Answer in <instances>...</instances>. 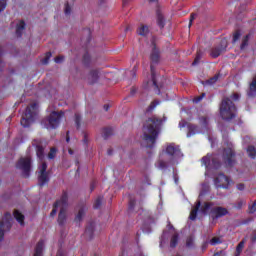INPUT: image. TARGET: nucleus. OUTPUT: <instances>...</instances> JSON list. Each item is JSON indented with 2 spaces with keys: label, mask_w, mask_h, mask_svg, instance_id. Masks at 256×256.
I'll return each instance as SVG.
<instances>
[{
  "label": "nucleus",
  "mask_w": 256,
  "mask_h": 256,
  "mask_svg": "<svg viewBox=\"0 0 256 256\" xmlns=\"http://www.w3.org/2000/svg\"><path fill=\"white\" fill-rule=\"evenodd\" d=\"M167 121V117L157 118V116L149 117L145 120L142 128V139L146 143V147H153L157 142V137L161 133V126Z\"/></svg>",
  "instance_id": "f257e3e1"
},
{
  "label": "nucleus",
  "mask_w": 256,
  "mask_h": 256,
  "mask_svg": "<svg viewBox=\"0 0 256 256\" xmlns=\"http://www.w3.org/2000/svg\"><path fill=\"white\" fill-rule=\"evenodd\" d=\"M181 157H183V153H181V148H179L178 145L172 143L166 147V155H162L155 165L158 169L165 171V169H169V167L177 165Z\"/></svg>",
  "instance_id": "f03ea898"
},
{
  "label": "nucleus",
  "mask_w": 256,
  "mask_h": 256,
  "mask_svg": "<svg viewBox=\"0 0 256 256\" xmlns=\"http://www.w3.org/2000/svg\"><path fill=\"white\" fill-rule=\"evenodd\" d=\"M36 147V155L40 161L41 165L38 167V185L43 187L45 183H49V172L47 171V162H44L45 159V147L47 144L44 143L41 139H35L32 143Z\"/></svg>",
  "instance_id": "7ed1b4c3"
},
{
  "label": "nucleus",
  "mask_w": 256,
  "mask_h": 256,
  "mask_svg": "<svg viewBox=\"0 0 256 256\" xmlns=\"http://www.w3.org/2000/svg\"><path fill=\"white\" fill-rule=\"evenodd\" d=\"M150 71H151V79H152V85L154 87V90L159 95L161 93V90L159 89V84H157V76L155 74V66L161 61V51H159V48H157V45L155 44V37L152 38V51L150 53Z\"/></svg>",
  "instance_id": "20e7f679"
},
{
  "label": "nucleus",
  "mask_w": 256,
  "mask_h": 256,
  "mask_svg": "<svg viewBox=\"0 0 256 256\" xmlns=\"http://www.w3.org/2000/svg\"><path fill=\"white\" fill-rule=\"evenodd\" d=\"M220 115L222 119L225 121H231V119H235L237 115V107L235 103L231 101V98L224 97L220 104Z\"/></svg>",
  "instance_id": "39448f33"
},
{
  "label": "nucleus",
  "mask_w": 256,
  "mask_h": 256,
  "mask_svg": "<svg viewBox=\"0 0 256 256\" xmlns=\"http://www.w3.org/2000/svg\"><path fill=\"white\" fill-rule=\"evenodd\" d=\"M59 123H61V112L55 111L41 121V125L44 129H57Z\"/></svg>",
  "instance_id": "423d86ee"
},
{
  "label": "nucleus",
  "mask_w": 256,
  "mask_h": 256,
  "mask_svg": "<svg viewBox=\"0 0 256 256\" xmlns=\"http://www.w3.org/2000/svg\"><path fill=\"white\" fill-rule=\"evenodd\" d=\"M35 115H37V103L34 102L27 106L25 113L22 115L20 121L22 127H29L35 121Z\"/></svg>",
  "instance_id": "0eeeda50"
},
{
  "label": "nucleus",
  "mask_w": 256,
  "mask_h": 256,
  "mask_svg": "<svg viewBox=\"0 0 256 256\" xmlns=\"http://www.w3.org/2000/svg\"><path fill=\"white\" fill-rule=\"evenodd\" d=\"M16 169L21 171L24 177L31 175V157H22L16 163Z\"/></svg>",
  "instance_id": "6e6552de"
},
{
  "label": "nucleus",
  "mask_w": 256,
  "mask_h": 256,
  "mask_svg": "<svg viewBox=\"0 0 256 256\" xmlns=\"http://www.w3.org/2000/svg\"><path fill=\"white\" fill-rule=\"evenodd\" d=\"M11 221H13L11 213L6 212L2 221H0V243L5 237V230L9 231L11 229Z\"/></svg>",
  "instance_id": "1a4fd4ad"
},
{
  "label": "nucleus",
  "mask_w": 256,
  "mask_h": 256,
  "mask_svg": "<svg viewBox=\"0 0 256 256\" xmlns=\"http://www.w3.org/2000/svg\"><path fill=\"white\" fill-rule=\"evenodd\" d=\"M235 152L233 151V144H228L227 148H224L223 159L226 167H233L235 165Z\"/></svg>",
  "instance_id": "9d476101"
},
{
  "label": "nucleus",
  "mask_w": 256,
  "mask_h": 256,
  "mask_svg": "<svg viewBox=\"0 0 256 256\" xmlns=\"http://www.w3.org/2000/svg\"><path fill=\"white\" fill-rule=\"evenodd\" d=\"M225 51H227V40L222 39L220 45L214 46L210 50V57H212V59H217V57L222 55V53H225Z\"/></svg>",
  "instance_id": "9b49d317"
},
{
  "label": "nucleus",
  "mask_w": 256,
  "mask_h": 256,
  "mask_svg": "<svg viewBox=\"0 0 256 256\" xmlns=\"http://www.w3.org/2000/svg\"><path fill=\"white\" fill-rule=\"evenodd\" d=\"M225 215H229V210L225 207L215 206L210 210V217L213 221H217V219H221Z\"/></svg>",
  "instance_id": "f8f14e48"
},
{
  "label": "nucleus",
  "mask_w": 256,
  "mask_h": 256,
  "mask_svg": "<svg viewBox=\"0 0 256 256\" xmlns=\"http://www.w3.org/2000/svg\"><path fill=\"white\" fill-rule=\"evenodd\" d=\"M101 77V72L98 69H92L86 76V83L88 85H95V83H99V78Z\"/></svg>",
  "instance_id": "ddd939ff"
},
{
  "label": "nucleus",
  "mask_w": 256,
  "mask_h": 256,
  "mask_svg": "<svg viewBox=\"0 0 256 256\" xmlns=\"http://www.w3.org/2000/svg\"><path fill=\"white\" fill-rule=\"evenodd\" d=\"M215 185L216 187H228L229 185V177H227L225 174L220 173L218 176L215 178Z\"/></svg>",
  "instance_id": "4468645a"
},
{
  "label": "nucleus",
  "mask_w": 256,
  "mask_h": 256,
  "mask_svg": "<svg viewBox=\"0 0 256 256\" xmlns=\"http://www.w3.org/2000/svg\"><path fill=\"white\" fill-rule=\"evenodd\" d=\"M54 204H56V207H60V209H65L67 205H69V195L67 192H63L60 199L57 200Z\"/></svg>",
  "instance_id": "2eb2a0df"
},
{
  "label": "nucleus",
  "mask_w": 256,
  "mask_h": 256,
  "mask_svg": "<svg viewBox=\"0 0 256 256\" xmlns=\"http://www.w3.org/2000/svg\"><path fill=\"white\" fill-rule=\"evenodd\" d=\"M95 233V223L90 222L85 230L84 237L88 240L91 241L93 239V234Z\"/></svg>",
  "instance_id": "dca6fc26"
},
{
  "label": "nucleus",
  "mask_w": 256,
  "mask_h": 256,
  "mask_svg": "<svg viewBox=\"0 0 256 256\" xmlns=\"http://www.w3.org/2000/svg\"><path fill=\"white\" fill-rule=\"evenodd\" d=\"M65 223H67V214L65 213V209L61 208L58 214V224L60 225V227H63Z\"/></svg>",
  "instance_id": "f3484780"
},
{
  "label": "nucleus",
  "mask_w": 256,
  "mask_h": 256,
  "mask_svg": "<svg viewBox=\"0 0 256 256\" xmlns=\"http://www.w3.org/2000/svg\"><path fill=\"white\" fill-rule=\"evenodd\" d=\"M199 209H201V201L200 200H198L196 202L195 207L190 212L189 219H191V221H195L197 219V212L199 211Z\"/></svg>",
  "instance_id": "a211bd4d"
},
{
  "label": "nucleus",
  "mask_w": 256,
  "mask_h": 256,
  "mask_svg": "<svg viewBox=\"0 0 256 256\" xmlns=\"http://www.w3.org/2000/svg\"><path fill=\"white\" fill-rule=\"evenodd\" d=\"M43 247H45V242L40 240L36 245L34 256H43Z\"/></svg>",
  "instance_id": "6ab92c4d"
},
{
  "label": "nucleus",
  "mask_w": 256,
  "mask_h": 256,
  "mask_svg": "<svg viewBox=\"0 0 256 256\" xmlns=\"http://www.w3.org/2000/svg\"><path fill=\"white\" fill-rule=\"evenodd\" d=\"M137 33L142 37H147L149 35V26L141 24L137 29Z\"/></svg>",
  "instance_id": "aec40b11"
},
{
  "label": "nucleus",
  "mask_w": 256,
  "mask_h": 256,
  "mask_svg": "<svg viewBox=\"0 0 256 256\" xmlns=\"http://www.w3.org/2000/svg\"><path fill=\"white\" fill-rule=\"evenodd\" d=\"M247 94H248V97H255V95H256V77L253 79L252 83L250 84Z\"/></svg>",
  "instance_id": "412c9836"
},
{
  "label": "nucleus",
  "mask_w": 256,
  "mask_h": 256,
  "mask_svg": "<svg viewBox=\"0 0 256 256\" xmlns=\"http://www.w3.org/2000/svg\"><path fill=\"white\" fill-rule=\"evenodd\" d=\"M213 207V202H204V204L200 207V211L202 215H207L209 213V209Z\"/></svg>",
  "instance_id": "4be33fe9"
},
{
  "label": "nucleus",
  "mask_w": 256,
  "mask_h": 256,
  "mask_svg": "<svg viewBox=\"0 0 256 256\" xmlns=\"http://www.w3.org/2000/svg\"><path fill=\"white\" fill-rule=\"evenodd\" d=\"M23 31H25V21L21 20L16 26L17 37H21V35H23Z\"/></svg>",
  "instance_id": "5701e85b"
},
{
  "label": "nucleus",
  "mask_w": 256,
  "mask_h": 256,
  "mask_svg": "<svg viewBox=\"0 0 256 256\" xmlns=\"http://www.w3.org/2000/svg\"><path fill=\"white\" fill-rule=\"evenodd\" d=\"M14 218L16 219V221H18V223H20V225H25V216L21 214L19 210L14 211Z\"/></svg>",
  "instance_id": "b1692460"
},
{
  "label": "nucleus",
  "mask_w": 256,
  "mask_h": 256,
  "mask_svg": "<svg viewBox=\"0 0 256 256\" xmlns=\"http://www.w3.org/2000/svg\"><path fill=\"white\" fill-rule=\"evenodd\" d=\"M187 249H193L195 247V236L190 235L186 238Z\"/></svg>",
  "instance_id": "393cba45"
},
{
  "label": "nucleus",
  "mask_w": 256,
  "mask_h": 256,
  "mask_svg": "<svg viewBox=\"0 0 256 256\" xmlns=\"http://www.w3.org/2000/svg\"><path fill=\"white\" fill-rule=\"evenodd\" d=\"M157 24L160 29H163V27H165V17L159 11L157 12Z\"/></svg>",
  "instance_id": "a878e982"
},
{
  "label": "nucleus",
  "mask_w": 256,
  "mask_h": 256,
  "mask_svg": "<svg viewBox=\"0 0 256 256\" xmlns=\"http://www.w3.org/2000/svg\"><path fill=\"white\" fill-rule=\"evenodd\" d=\"M83 217H85V208H80L75 217V222L81 223V221H83Z\"/></svg>",
  "instance_id": "bb28decb"
},
{
  "label": "nucleus",
  "mask_w": 256,
  "mask_h": 256,
  "mask_svg": "<svg viewBox=\"0 0 256 256\" xmlns=\"http://www.w3.org/2000/svg\"><path fill=\"white\" fill-rule=\"evenodd\" d=\"M198 132L197 125L188 124V134L187 137H191V135H195Z\"/></svg>",
  "instance_id": "cd10ccee"
},
{
  "label": "nucleus",
  "mask_w": 256,
  "mask_h": 256,
  "mask_svg": "<svg viewBox=\"0 0 256 256\" xmlns=\"http://www.w3.org/2000/svg\"><path fill=\"white\" fill-rule=\"evenodd\" d=\"M179 243V234H174L172 237H171V240H170V247L172 249H175V247H177V244Z\"/></svg>",
  "instance_id": "c85d7f7f"
},
{
  "label": "nucleus",
  "mask_w": 256,
  "mask_h": 256,
  "mask_svg": "<svg viewBox=\"0 0 256 256\" xmlns=\"http://www.w3.org/2000/svg\"><path fill=\"white\" fill-rule=\"evenodd\" d=\"M113 135V128H104L102 130V136L104 139H109Z\"/></svg>",
  "instance_id": "c756f323"
},
{
  "label": "nucleus",
  "mask_w": 256,
  "mask_h": 256,
  "mask_svg": "<svg viewBox=\"0 0 256 256\" xmlns=\"http://www.w3.org/2000/svg\"><path fill=\"white\" fill-rule=\"evenodd\" d=\"M221 167V161L217 157H213L211 160V168L219 169Z\"/></svg>",
  "instance_id": "7c9ffc66"
},
{
  "label": "nucleus",
  "mask_w": 256,
  "mask_h": 256,
  "mask_svg": "<svg viewBox=\"0 0 256 256\" xmlns=\"http://www.w3.org/2000/svg\"><path fill=\"white\" fill-rule=\"evenodd\" d=\"M157 105H159V100L152 101L151 104L146 109V113H152L153 109H155V107H157Z\"/></svg>",
  "instance_id": "2f4dec72"
},
{
  "label": "nucleus",
  "mask_w": 256,
  "mask_h": 256,
  "mask_svg": "<svg viewBox=\"0 0 256 256\" xmlns=\"http://www.w3.org/2000/svg\"><path fill=\"white\" fill-rule=\"evenodd\" d=\"M247 153H248V156L251 157V159H255L256 149L254 148V146H248Z\"/></svg>",
  "instance_id": "473e14b6"
},
{
  "label": "nucleus",
  "mask_w": 256,
  "mask_h": 256,
  "mask_svg": "<svg viewBox=\"0 0 256 256\" xmlns=\"http://www.w3.org/2000/svg\"><path fill=\"white\" fill-rule=\"evenodd\" d=\"M83 64L86 67H89L91 65V56L89 55V53H85L83 55Z\"/></svg>",
  "instance_id": "72a5a7b5"
},
{
  "label": "nucleus",
  "mask_w": 256,
  "mask_h": 256,
  "mask_svg": "<svg viewBox=\"0 0 256 256\" xmlns=\"http://www.w3.org/2000/svg\"><path fill=\"white\" fill-rule=\"evenodd\" d=\"M219 80V75H215L212 78L205 81L204 85H215L217 81Z\"/></svg>",
  "instance_id": "f704fd0d"
},
{
  "label": "nucleus",
  "mask_w": 256,
  "mask_h": 256,
  "mask_svg": "<svg viewBox=\"0 0 256 256\" xmlns=\"http://www.w3.org/2000/svg\"><path fill=\"white\" fill-rule=\"evenodd\" d=\"M202 58H203V52L201 50H198L192 65H197V63H199V61H201Z\"/></svg>",
  "instance_id": "c9c22d12"
},
{
  "label": "nucleus",
  "mask_w": 256,
  "mask_h": 256,
  "mask_svg": "<svg viewBox=\"0 0 256 256\" xmlns=\"http://www.w3.org/2000/svg\"><path fill=\"white\" fill-rule=\"evenodd\" d=\"M103 203V197L99 196L95 202H94V209H99L101 207V204Z\"/></svg>",
  "instance_id": "e433bc0d"
},
{
  "label": "nucleus",
  "mask_w": 256,
  "mask_h": 256,
  "mask_svg": "<svg viewBox=\"0 0 256 256\" xmlns=\"http://www.w3.org/2000/svg\"><path fill=\"white\" fill-rule=\"evenodd\" d=\"M202 164L205 165V167L209 168V165H211V157L204 156L202 158Z\"/></svg>",
  "instance_id": "4c0bfd02"
},
{
  "label": "nucleus",
  "mask_w": 256,
  "mask_h": 256,
  "mask_svg": "<svg viewBox=\"0 0 256 256\" xmlns=\"http://www.w3.org/2000/svg\"><path fill=\"white\" fill-rule=\"evenodd\" d=\"M240 38H241V31H240V30H237V31L233 34L232 43H237V41H239Z\"/></svg>",
  "instance_id": "58836bf2"
},
{
  "label": "nucleus",
  "mask_w": 256,
  "mask_h": 256,
  "mask_svg": "<svg viewBox=\"0 0 256 256\" xmlns=\"http://www.w3.org/2000/svg\"><path fill=\"white\" fill-rule=\"evenodd\" d=\"M243 247H245V240H242L236 248V252L238 253V255H240L243 251Z\"/></svg>",
  "instance_id": "ea45409f"
},
{
  "label": "nucleus",
  "mask_w": 256,
  "mask_h": 256,
  "mask_svg": "<svg viewBox=\"0 0 256 256\" xmlns=\"http://www.w3.org/2000/svg\"><path fill=\"white\" fill-rule=\"evenodd\" d=\"M71 11H72L71 5H69V2H67L64 5V13H65V15H71Z\"/></svg>",
  "instance_id": "a19ab883"
},
{
  "label": "nucleus",
  "mask_w": 256,
  "mask_h": 256,
  "mask_svg": "<svg viewBox=\"0 0 256 256\" xmlns=\"http://www.w3.org/2000/svg\"><path fill=\"white\" fill-rule=\"evenodd\" d=\"M221 243H222V241H221V238H219V237H213L210 240V245H219Z\"/></svg>",
  "instance_id": "79ce46f5"
},
{
  "label": "nucleus",
  "mask_w": 256,
  "mask_h": 256,
  "mask_svg": "<svg viewBox=\"0 0 256 256\" xmlns=\"http://www.w3.org/2000/svg\"><path fill=\"white\" fill-rule=\"evenodd\" d=\"M56 155H57V149L51 148L50 152L48 153V159H55Z\"/></svg>",
  "instance_id": "37998d69"
},
{
  "label": "nucleus",
  "mask_w": 256,
  "mask_h": 256,
  "mask_svg": "<svg viewBox=\"0 0 256 256\" xmlns=\"http://www.w3.org/2000/svg\"><path fill=\"white\" fill-rule=\"evenodd\" d=\"M200 123L204 126L207 127L208 123H209V118L207 116H202L200 118Z\"/></svg>",
  "instance_id": "c03bdc74"
},
{
  "label": "nucleus",
  "mask_w": 256,
  "mask_h": 256,
  "mask_svg": "<svg viewBox=\"0 0 256 256\" xmlns=\"http://www.w3.org/2000/svg\"><path fill=\"white\" fill-rule=\"evenodd\" d=\"M75 123H76L77 129H79V127H81V115L80 114H75Z\"/></svg>",
  "instance_id": "a18cd8bd"
},
{
  "label": "nucleus",
  "mask_w": 256,
  "mask_h": 256,
  "mask_svg": "<svg viewBox=\"0 0 256 256\" xmlns=\"http://www.w3.org/2000/svg\"><path fill=\"white\" fill-rule=\"evenodd\" d=\"M51 52H47L45 58L42 60L43 65H47L49 63V59H51Z\"/></svg>",
  "instance_id": "49530a36"
},
{
  "label": "nucleus",
  "mask_w": 256,
  "mask_h": 256,
  "mask_svg": "<svg viewBox=\"0 0 256 256\" xmlns=\"http://www.w3.org/2000/svg\"><path fill=\"white\" fill-rule=\"evenodd\" d=\"M241 98V95H239V93H233L231 96H230V101H231V99L233 100V101H239V99Z\"/></svg>",
  "instance_id": "de8ad7c7"
},
{
  "label": "nucleus",
  "mask_w": 256,
  "mask_h": 256,
  "mask_svg": "<svg viewBox=\"0 0 256 256\" xmlns=\"http://www.w3.org/2000/svg\"><path fill=\"white\" fill-rule=\"evenodd\" d=\"M248 41H249V36L246 35L242 40L241 49H245V47H247Z\"/></svg>",
  "instance_id": "09e8293b"
},
{
  "label": "nucleus",
  "mask_w": 256,
  "mask_h": 256,
  "mask_svg": "<svg viewBox=\"0 0 256 256\" xmlns=\"http://www.w3.org/2000/svg\"><path fill=\"white\" fill-rule=\"evenodd\" d=\"M204 97H205V93H202L200 96L195 97L194 103H200V101H202Z\"/></svg>",
  "instance_id": "8fccbe9b"
},
{
  "label": "nucleus",
  "mask_w": 256,
  "mask_h": 256,
  "mask_svg": "<svg viewBox=\"0 0 256 256\" xmlns=\"http://www.w3.org/2000/svg\"><path fill=\"white\" fill-rule=\"evenodd\" d=\"M5 7H7V2L5 0H0V13L5 10Z\"/></svg>",
  "instance_id": "3c124183"
},
{
  "label": "nucleus",
  "mask_w": 256,
  "mask_h": 256,
  "mask_svg": "<svg viewBox=\"0 0 256 256\" xmlns=\"http://www.w3.org/2000/svg\"><path fill=\"white\" fill-rule=\"evenodd\" d=\"M59 206H56V204H54V206H53V209H52V211H51V213H50V216L51 217H55V215H57V208H58Z\"/></svg>",
  "instance_id": "603ef678"
},
{
  "label": "nucleus",
  "mask_w": 256,
  "mask_h": 256,
  "mask_svg": "<svg viewBox=\"0 0 256 256\" xmlns=\"http://www.w3.org/2000/svg\"><path fill=\"white\" fill-rule=\"evenodd\" d=\"M243 205H245V201L244 200H239L236 203V209H241L243 207Z\"/></svg>",
  "instance_id": "864d4df0"
},
{
  "label": "nucleus",
  "mask_w": 256,
  "mask_h": 256,
  "mask_svg": "<svg viewBox=\"0 0 256 256\" xmlns=\"http://www.w3.org/2000/svg\"><path fill=\"white\" fill-rule=\"evenodd\" d=\"M55 63H63V61H65V57L64 56H58L54 59Z\"/></svg>",
  "instance_id": "5fc2aeb1"
},
{
  "label": "nucleus",
  "mask_w": 256,
  "mask_h": 256,
  "mask_svg": "<svg viewBox=\"0 0 256 256\" xmlns=\"http://www.w3.org/2000/svg\"><path fill=\"white\" fill-rule=\"evenodd\" d=\"M3 67V50L0 48V70Z\"/></svg>",
  "instance_id": "6e6d98bb"
},
{
  "label": "nucleus",
  "mask_w": 256,
  "mask_h": 256,
  "mask_svg": "<svg viewBox=\"0 0 256 256\" xmlns=\"http://www.w3.org/2000/svg\"><path fill=\"white\" fill-rule=\"evenodd\" d=\"M244 189H245V184H243V183L237 184L238 191H243Z\"/></svg>",
  "instance_id": "4d7b16f0"
},
{
  "label": "nucleus",
  "mask_w": 256,
  "mask_h": 256,
  "mask_svg": "<svg viewBox=\"0 0 256 256\" xmlns=\"http://www.w3.org/2000/svg\"><path fill=\"white\" fill-rule=\"evenodd\" d=\"M135 208V200H130L129 202V209H134Z\"/></svg>",
  "instance_id": "13d9d810"
},
{
  "label": "nucleus",
  "mask_w": 256,
  "mask_h": 256,
  "mask_svg": "<svg viewBox=\"0 0 256 256\" xmlns=\"http://www.w3.org/2000/svg\"><path fill=\"white\" fill-rule=\"evenodd\" d=\"M195 17H197V14H191V17H190V24H189V27H191V23H193Z\"/></svg>",
  "instance_id": "bf43d9fd"
},
{
  "label": "nucleus",
  "mask_w": 256,
  "mask_h": 256,
  "mask_svg": "<svg viewBox=\"0 0 256 256\" xmlns=\"http://www.w3.org/2000/svg\"><path fill=\"white\" fill-rule=\"evenodd\" d=\"M214 256H225V251L221 250L220 252L215 253Z\"/></svg>",
  "instance_id": "052dcab7"
},
{
  "label": "nucleus",
  "mask_w": 256,
  "mask_h": 256,
  "mask_svg": "<svg viewBox=\"0 0 256 256\" xmlns=\"http://www.w3.org/2000/svg\"><path fill=\"white\" fill-rule=\"evenodd\" d=\"M56 256H66V255H65V252L63 250H58Z\"/></svg>",
  "instance_id": "680f3d73"
},
{
  "label": "nucleus",
  "mask_w": 256,
  "mask_h": 256,
  "mask_svg": "<svg viewBox=\"0 0 256 256\" xmlns=\"http://www.w3.org/2000/svg\"><path fill=\"white\" fill-rule=\"evenodd\" d=\"M135 73H137V66H134V68L132 70L133 77H135Z\"/></svg>",
  "instance_id": "e2e57ef3"
},
{
  "label": "nucleus",
  "mask_w": 256,
  "mask_h": 256,
  "mask_svg": "<svg viewBox=\"0 0 256 256\" xmlns=\"http://www.w3.org/2000/svg\"><path fill=\"white\" fill-rule=\"evenodd\" d=\"M167 227H168V229H175V227H173V226L171 225V222H168Z\"/></svg>",
  "instance_id": "0e129e2a"
},
{
  "label": "nucleus",
  "mask_w": 256,
  "mask_h": 256,
  "mask_svg": "<svg viewBox=\"0 0 256 256\" xmlns=\"http://www.w3.org/2000/svg\"><path fill=\"white\" fill-rule=\"evenodd\" d=\"M107 153H108V155H113V149H108V151H107Z\"/></svg>",
  "instance_id": "69168bd1"
},
{
  "label": "nucleus",
  "mask_w": 256,
  "mask_h": 256,
  "mask_svg": "<svg viewBox=\"0 0 256 256\" xmlns=\"http://www.w3.org/2000/svg\"><path fill=\"white\" fill-rule=\"evenodd\" d=\"M104 109H105L106 111H109V104H105V105H104Z\"/></svg>",
  "instance_id": "338daca9"
},
{
  "label": "nucleus",
  "mask_w": 256,
  "mask_h": 256,
  "mask_svg": "<svg viewBox=\"0 0 256 256\" xmlns=\"http://www.w3.org/2000/svg\"><path fill=\"white\" fill-rule=\"evenodd\" d=\"M180 127H185L186 123L185 122H180Z\"/></svg>",
  "instance_id": "774afa93"
}]
</instances>
